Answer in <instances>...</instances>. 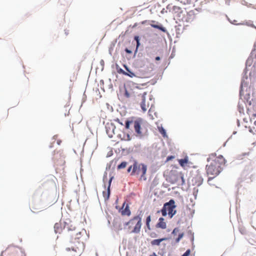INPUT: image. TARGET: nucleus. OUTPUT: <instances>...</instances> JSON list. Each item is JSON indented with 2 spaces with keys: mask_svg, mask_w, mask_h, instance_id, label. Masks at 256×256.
Masks as SVG:
<instances>
[{
  "mask_svg": "<svg viewBox=\"0 0 256 256\" xmlns=\"http://www.w3.org/2000/svg\"><path fill=\"white\" fill-rule=\"evenodd\" d=\"M86 230L84 229H82L80 230H76L74 232L69 234L71 242L74 245L70 248H66L68 255L72 256L80 255L84 248L83 240L86 238Z\"/></svg>",
  "mask_w": 256,
  "mask_h": 256,
  "instance_id": "nucleus-1",
  "label": "nucleus"
},
{
  "mask_svg": "<svg viewBox=\"0 0 256 256\" xmlns=\"http://www.w3.org/2000/svg\"><path fill=\"white\" fill-rule=\"evenodd\" d=\"M147 171V166L144 164H138L136 161L134 162L133 164V169L132 170L131 175L140 174V180H146V172Z\"/></svg>",
  "mask_w": 256,
  "mask_h": 256,
  "instance_id": "nucleus-2",
  "label": "nucleus"
},
{
  "mask_svg": "<svg viewBox=\"0 0 256 256\" xmlns=\"http://www.w3.org/2000/svg\"><path fill=\"white\" fill-rule=\"evenodd\" d=\"M166 180L172 184H177L178 185H182L184 180L182 172L176 170H172L170 172Z\"/></svg>",
  "mask_w": 256,
  "mask_h": 256,
  "instance_id": "nucleus-3",
  "label": "nucleus"
},
{
  "mask_svg": "<svg viewBox=\"0 0 256 256\" xmlns=\"http://www.w3.org/2000/svg\"><path fill=\"white\" fill-rule=\"evenodd\" d=\"M204 170L202 168L193 166V185L200 186L204 180Z\"/></svg>",
  "mask_w": 256,
  "mask_h": 256,
  "instance_id": "nucleus-4",
  "label": "nucleus"
},
{
  "mask_svg": "<svg viewBox=\"0 0 256 256\" xmlns=\"http://www.w3.org/2000/svg\"><path fill=\"white\" fill-rule=\"evenodd\" d=\"M176 207L174 200H170L168 202L164 204L161 210L162 215L166 216L168 214L170 218H172L176 213Z\"/></svg>",
  "mask_w": 256,
  "mask_h": 256,
  "instance_id": "nucleus-5",
  "label": "nucleus"
},
{
  "mask_svg": "<svg viewBox=\"0 0 256 256\" xmlns=\"http://www.w3.org/2000/svg\"><path fill=\"white\" fill-rule=\"evenodd\" d=\"M208 162H210V164L214 165L215 166H220L221 170H222L223 167L226 164V160L222 155L216 156V153L210 154L207 158Z\"/></svg>",
  "mask_w": 256,
  "mask_h": 256,
  "instance_id": "nucleus-6",
  "label": "nucleus"
},
{
  "mask_svg": "<svg viewBox=\"0 0 256 256\" xmlns=\"http://www.w3.org/2000/svg\"><path fill=\"white\" fill-rule=\"evenodd\" d=\"M142 218L138 216H135L128 222L125 223V225L128 226V228H133L132 232L138 233L140 232L142 226Z\"/></svg>",
  "mask_w": 256,
  "mask_h": 256,
  "instance_id": "nucleus-7",
  "label": "nucleus"
},
{
  "mask_svg": "<svg viewBox=\"0 0 256 256\" xmlns=\"http://www.w3.org/2000/svg\"><path fill=\"white\" fill-rule=\"evenodd\" d=\"M206 168L207 174L209 176L208 182L210 185H213L210 181L218 176L222 170H220V166H215L210 164L206 166Z\"/></svg>",
  "mask_w": 256,
  "mask_h": 256,
  "instance_id": "nucleus-8",
  "label": "nucleus"
},
{
  "mask_svg": "<svg viewBox=\"0 0 256 256\" xmlns=\"http://www.w3.org/2000/svg\"><path fill=\"white\" fill-rule=\"evenodd\" d=\"M142 120H126V122L125 127L126 129L130 128V126H134L136 136L142 137L143 135L142 128Z\"/></svg>",
  "mask_w": 256,
  "mask_h": 256,
  "instance_id": "nucleus-9",
  "label": "nucleus"
},
{
  "mask_svg": "<svg viewBox=\"0 0 256 256\" xmlns=\"http://www.w3.org/2000/svg\"><path fill=\"white\" fill-rule=\"evenodd\" d=\"M0 256H26V254L16 247L9 246L2 252Z\"/></svg>",
  "mask_w": 256,
  "mask_h": 256,
  "instance_id": "nucleus-10",
  "label": "nucleus"
},
{
  "mask_svg": "<svg viewBox=\"0 0 256 256\" xmlns=\"http://www.w3.org/2000/svg\"><path fill=\"white\" fill-rule=\"evenodd\" d=\"M64 230H66L68 232V234L76 230V226L70 220L64 222Z\"/></svg>",
  "mask_w": 256,
  "mask_h": 256,
  "instance_id": "nucleus-11",
  "label": "nucleus"
},
{
  "mask_svg": "<svg viewBox=\"0 0 256 256\" xmlns=\"http://www.w3.org/2000/svg\"><path fill=\"white\" fill-rule=\"evenodd\" d=\"M106 128V133L110 138H112L114 135L115 134L114 130L116 127L111 124L110 126H108Z\"/></svg>",
  "mask_w": 256,
  "mask_h": 256,
  "instance_id": "nucleus-12",
  "label": "nucleus"
},
{
  "mask_svg": "<svg viewBox=\"0 0 256 256\" xmlns=\"http://www.w3.org/2000/svg\"><path fill=\"white\" fill-rule=\"evenodd\" d=\"M164 218H160L158 220V222L156 224V227L160 228L162 229H165L166 228V223L164 222Z\"/></svg>",
  "mask_w": 256,
  "mask_h": 256,
  "instance_id": "nucleus-13",
  "label": "nucleus"
},
{
  "mask_svg": "<svg viewBox=\"0 0 256 256\" xmlns=\"http://www.w3.org/2000/svg\"><path fill=\"white\" fill-rule=\"evenodd\" d=\"M124 204H125V203H124L123 204L122 210L121 211L122 214L124 215V216H130V215L131 212L129 209L128 206V204H126V208H124Z\"/></svg>",
  "mask_w": 256,
  "mask_h": 256,
  "instance_id": "nucleus-14",
  "label": "nucleus"
},
{
  "mask_svg": "<svg viewBox=\"0 0 256 256\" xmlns=\"http://www.w3.org/2000/svg\"><path fill=\"white\" fill-rule=\"evenodd\" d=\"M146 94V93L144 92L143 94L140 95L142 102L140 104V107L144 112H145L147 110V107L146 106V105L145 104V95Z\"/></svg>",
  "mask_w": 256,
  "mask_h": 256,
  "instance_id": "nucleus-15",
  "label": "nucleus"
},
{
  "mask_svg": "<svg viewBox=\"0 0 256 256\" xmlns=\"http://www.w3.org/2000/svg\"><path fill=\"white\" fill-rule=\"evenodd\" d=\"M166 8L168 10H169L170 12L172 11V12H178L180 10V7L177 6H172L171 4H168L166 6Z\"/></svg>",
  "mask_w": 256,
  "mask_h": 256,
  "instance_id": "nucleus-16",
  "label": "nucleus"
},
{
  "mask_svg": "<svg viewBox=\"0 0 256 256\" xmlns=\"http://www.w3.org/2000/svg\"><path fill=\"white\" fill-rule=\"evenodd\" d=\"M54 231L56 233H60L62 232V224L60 222L56 223L54 226Z\"/></svg>",
  "mask_w": 256,
  "mask_h": 256,
  "instance_id": "nucleus-17",
  "label": "nucleus"
},
{
  "mask_svg": "<svg viewBox=\"0 0 256 256\" xmlns=\"http://www.w3.org/2000/svg\"><path fill=\"white\" fill-rule=\"evenodd\" d=\"M166 238H162L160 239H156L151 241L150 244L152 246H160L162 242L166 240Z\"/></svg>",
  "mask_w": 256,
  "mask_h": 256,
  "instance_id": "nucleus-18",
  "label": "nucleus"
},
{
  "mask_svg": "<svg viewBox=\"0 0 256 256\" xmlns=\"http://www.w3.org/2000/svg\"><path fill=\"white\" fill-rule=\"evenodd\" d=\"M112 180H110L109 182V185L108 188V190L106 192H103V196L105 199V200H108L109 198L110 195V182H111Z\"/></svg>",
  "mask_w": 256,
  "mask_h": 256,
  "instance_id": "nucleus-19",
  "label": "nucleus"
},
{
  "mask_svg": "<svg viewBox=\"0 0 256 256\" xmlns=\"http://www.w3.org/2000/svg\"><path fill=\"white\" fill-rule=\"evenodd\" d=\"M124 66L127 71V74L126 76H128L130 78H134L136 76V75L134 72H131L126 65H124Z\"/></svg>",
  "mask_w": 256,
  "mask_h": 256,
  "instance_id": "nucleus-20",
  "label": "nucleus"
},
{
  "mask_svg": "<svg viewBox=\"0 0 256 256\" xmlns=\"http://www.w3.org/2000/svg\"><path fill=\"white\" fill-rule=\"evenodd\" d=\"M150 26L152 27V28H158L160 30H162V32H166V29L165 28L163 27L162 26H160V25H157V24H150Z\"/></svg>",
  "mask_w": 256,
  "mask_h": 256,
  "instance_id": "nucleus-21",
  "label": "nucleus"
},
{
  "mask_svg": "<svg viewBox=\"0 0 256 256\" xmlns=\"http://www.w3.org/2000/svg\"><path fill=\"white\" fill-rule=\"evenodd\" d=\"M247 112L250 116H253L254 117H256V112H254L252 110L251 108L248 107L247 108Z\"/></svg>",
  "mask_w": 256,
  "mask_h": 256,
  "instance_id": "nucleus-22",
  "label": "nucleus"
},
{
  "mask_svg": "<svg viewBox=\"0 0 256 256\" xmlns=\"http://www.w3.org/2000/svg\"><path fill=\"white\" fill-rule=\"evenodd\" d=\"M151 221V217L150 216H148L146 219V225L148 230H150V223Z\"/></svg>",
  "mask_w": 256,
  "mask_h": 256,
  "instance_id": "nucleus-23",
  "label": "nucleus"
},
{
  "mask_svg": "<svg viewBox=\"0 0 256 256\" xmlns=\"http://www.w3.org/2000/svg\"><path fill=\"white\" fill-rule=\"evenodd\" d=\"M126 165H127V162H123L118 166V169L124 168L126 167Z\"/></svg>",
  "mask_w": 256,
  "mask_h": 256,
  "instance_id": "nucleus-24",
  "label": "nucleus"
},
{
  "mask_svg": "<svg viewBox=\"0 0 256 256\" xmlns=\"http://www.w3.org/2000/svg\"><path fill=\"white\" fill-rule=\"evenodd\" d=\"M187 162L188 160L186 158L180 159L179 160V163L182 166H184V164Z\"/></svg>",
  "mask_w": 256,
  "mask_h": 256,
  "instance_id": "nucleus-25",
  "label": "nucleus"
},
{
  "mask_svg": "<svg viewBox=\"0 0 256 256\" xmlns=\"http://www.w3.org/2000/svg\"><path fill=\"white\" fill-rule=\"evenodd\" d=\"M179 232H180L179 228H174V230H173V231L172 232V234L174 236H176L178 234Z\"/></svg>",
  "mask_w": 256,
  "mask_h": 256,
  "instance_id": "nucleus-26",
  "label": "nucleus"
},
{
  "mask_svg": "<svg viewBox=\"0 0 256 256\" xmlns=\"http://www.w3.org/2000/svg\"><path fill=\"white\" fill-rule=\"evenodd\" d=\"M184 233L179 234L178 235V237L176 239V242H178L183 237Z\"/></svg>",
  "mask_w": 256,
  "mask_h": 256,
  "instance_id": "nucleus-27",
  "label": "nucleus"
},
{
  "mask_svg": "<svg viewBox=\"0 0 256 256\" xmlns=\"http://www.w3.org/2000/svg\"><path fill=\"white\" fill-rule=\"evenodd\" d=\"M134 40H136V47L138 48L139 46H140V40H139V37L138 36H136L134 37Z\"/></svg>",
  "mask_w": 256,
  "mask_h": 256,
  "instance_id": "nucleus-28",
  "label": "nucleus"
},
{
  "mask_svg": "<svg viewBox=\"0 0 256 256\" xmlns=\"http://www.w3.org/2000/svg\"><path fill=\"white\" fill-rule=\"evenodd\" d=\"M190 254V250H188L182 256H189Z\"/></svg>",
  "mask_w": 256,
  "mask_h": 256,
  "instance_id": "nucleus-29",
  "label": "nucleus"
},
{
  "mask_svg": "<svg viewBox=\"0 0 256 256\" xmlns=\"http://www.w3.org/2000/svg\"><path fill=\"white\" fill-rule=\"evenodd\" d=\"M118 72L119 73H122V74H123L124 75H126L127 74V72L124 71V70H122V68H120L118 70Z\"/></svg>",
  "mask_w": 256,
  "mask_h": 256,
  "instance_id": "nucleus-30",
  "label": "nucleus"
},
{
  "mask_svg": "<svg viewBox=\"0 0 256 256\" xmlns=\"http://www.w3.org/2000/svg\"><path fill=\"white\" fill-rule=\"evenodd\" d=\"M114 120L115 122H117L118 123L120 124L122 126L124 125L123 122H121L118 118H116Z\"/></svg>",
  "mask_w": 256,
  "mask_h": 256,
  "instance_id": "nucleus-31",
  "label": "nucleus"
},
{
  "mask_svg": "<svg viewBox=\"0 0 256 256\" xmlns=\"http://www.w3.org/2000/svg\"><path fill=\"white\" fill-rule=\"evenodd\" d=\"M132 169H133V165L129 166V168L128 169V172H130L132 170Z\"/></svg>",
  "mask_w": 256,
  "mask_h": 256,
  "instance_id": "nucleus-32",
  "label": "nucleus"
},
{
  "mask_svg": "<svg viewBox=\"0 0 256 256\" xmlns=\"http://www.w3.org/2000/svg\"><path fill=\"white\" fill-rule=\"evenodd\" d=\"M124 95L127 98L130 97V94H129L128 93V91L126 90Z\"/></svg>",
  "mask_w": 256,
  "mask_h": 256,
  "instance_id": "nucleus-33",
  "label": "nucleus"
},
{
  "mask_svg": "<svg viewBox=\"0 0 256 256\" xmlns=\"http://www.w3.org/2000/svg\"><path fill=\"white\" fill-rule=\"evenodd\" d=\"M125 51H126V53H128V54H131V53H132V51H131L130 50H128V48H126V49L125 50Z\"/></svg>",
  "mask_w": 256,
  "mask_h": 256,
  "instance_id": "nucleus-34",
  "label": "nucleus"
},
{
  "mask_svg": "<svg viewBox=\"0 0 256 256\" xmlns=\"http://www.w3.org/2000/svg\"><path fill=\"white\" fill-rule=\"evenodd\" d=\"M61 142H62V140H57V144H58V145L60 144Z\"/></svg>",
  "mask_w": 256,
  "mask_h": 256,
  "instance_id": "nucleus-35",
  "label": "nucleus"
},
{
  "mask_svg": "<svg viewBox=\"0 0 256 256\" xmlns=\"http://www.w3.org/2000/svg\"><path fill=\"white\" fill-rule=\"evenodd\" d=\"M160 56H156V58H155V60H160Z\"/></svg>",
  "mask_w": 256,
  "mask_h": 256,
  "instance_id": "nucleus-36",
  "label": "nucleus"
},
{
  "mask_svg": "<svg viewBox=\"0 0 256 256\" xmlns=\"http://www.w3.org/2000/svg\"><path fill=\"white\" fill-rule=\"evenodd\" d=\"M127 138H128L126 139V140H130V136L128 134L127 135Z\"/></svg>",
  "mask_w": 256,
  "mask_h": 256,
  "instance_id": "nucleus-37",
  "label": "nucleus"
},
{
  "mask_svg": "<svg viewBox=\"0 0 256 256\" xmlns=\"http://www.w3.org/2000/svg\"><path fill=\"white\" fill-rule=\"evenodd\" d=\"M57 138H58V136L56 135V136H54L53 138L54 140H56Z\"/></svg>",
  "mask_w": 256,
  "mask_h": 256,
  "instance_id": "nucleus-38",
  "label": "nucleus"
},
{
  "mask_svg": "<svg viewBox=\"0 0 256 256\" xmlns=\"http://www.w3.org/2000/svg\"><path fill=\"white\" fill-rule=\"evenodd\" d=\"M194 193H195V192H193V194H194V196H195V198H196V194H194Z\"/></svg>",
  "mask_w": 256,
  "mask_h": 256,
  "instance_id": "nucleus-39",
  "label": "nucleus"
},
{
  "mask_svg": "<svg viewBox=\"0 0 256 256\" xmlns=\"http://www.w3.org/2000/svg\"><path fill=\"white\" fill-rule=\"evenodd\" d=\"M162 12V14H163V13L164 12V9H163V10H162V12Z\"/></svg>",
  "mask_w": 256,
  "mask_h": 256,
  "instance_id": "nucleus-40",
  "label": "nucleus"
},
{
  "mask_svg": "<svg viewBox=\"0 0 256 256\" xmlns=\"http://www.w3.org/2000/svg\"><path fill=\"white\" fill-rule=\"evenodd\" d=\"M212 180L210 181V183L212 184H214L213 186H215V184H213V182H212Z\"/></svg>",
  "mask_w": 256,
  "mask_h": 256,
  "instance_id": "nucleus-41",
  "label": "nucleus"
},
{
  "mask_svg": "<svg viewBox=\"0 0 256 256\" xmlns=\"http://www.w3.org/2000/svg\"><path fill=\"white\" fill-rule=\"evenodd\" d=\"M122 230V227H120V228H118V230Z\"/></svg>",
  "mask_w": 256,
  "mask_h": 256,
  "instance_id": "nucleus-42",
  "label": "nucleus"
},
{
  "mask_svg": "<svg viewBox=\"0 0 256 256\" xmlns=\"http://www.w3.org/2000/svg\"><path fill=\"white\" fill-rule=\"evenodd\" d=\"M54 160L56 161V158L54 157L53 158Z\"/></svg>",
  "mask_w": 256,
  "mask_h": 256,
  "instance_id": "nucleus-43",
  "label": "nucleus"
},
{
  "mask_svg": "<svg viewBox=\"0 0 256 256\" xmlns=\"http://www.w3.org/2000/svg\"><path fill=\"white\" fill-rule=\"evenodd\" d=\"M163 132H164V134H165L164 130H163Z\"/></svg>",
  "mask_w": 256,
  "mask_h": 256,
  "instance_id": "nucleus-44",
  "label": "nucleus"
}]
</instances>
